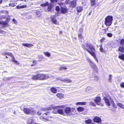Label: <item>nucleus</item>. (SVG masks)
<instances>
[{
	"instance_id": "obj_1",
	"label": "nucleus",
	"mask_w": 124,
	"mask_h": 124,
	"mask_svg": "<svg viewBox=\"0 0 124 124\" xmlns=\"http://www.w3.org/2000/svg\"><path fill=\"white\" fill-rule=\"evenodd\" d=\"M86 49L87 51L93 56L97 62H98L97 59L96 57L95 49L94 46H93L89 43H87L86 44Z\"/></svg>"
},
{
	"instance_id": "obj_2",
	"label": "nucleus",
	"mask_w": 124,
	"mask_h": 124,
	"mask_svg": "<svg viewBox=\"0 0 124 124\" xmlns=\"http://www.w3.org/2000/svg\"><path fill=\"white\" fill-rule=\"evenodd\" d=\"M23 110L26 114L34 115L36 112L35 110L33 108H24Z\"/></svg>"
},
{
	"instance_id": "obj_3",
	"label": "nucleus",
	"mask_w": 124,
	"mask_h": 124,
	"mask_svg": "<svg viewBox=\"0 0 124 124\" xmlns=\"http://www.w3.org/2000/svg\"><path fill=\"white\" fill-rule=\"evenodd\" d=\"M113 17L111 16H107L105 19V24L107 26H110L112 23Z\"/></svg>"
},
{
	"instance_id": "obj_4",
	"label": "nucleus",
	"mask_w": 124,
	"mask_h": 124,
	"mask_svg": "<svg viewBox=\"0 0 124 124\" xmlns=\"http://www.w3.org/2000/svg\"><path fill=\"white\" fill-rule=\"evenodd\" d=\"M49 113H47L43 114L40 117V119L44 121H46L48 120H50L51 117H48L47 118V116L49 115Z\"/></svg>"
},
{
	"instance_id": "obj_5",
	"label": "nucleus",
	"mask_w": 124,
	"mask_h": 124,
	"mask_svg": "<svg viewBox=\"0 0 124 124\" xmlns=\"http://www.w3.org/2000/svg\"><path fill=\"white\" fill-rule=\"evenodd\" d=\"M61 107V106H55L53 105H52L49 107L46 108H42L41 109V110L44 111H46V110H52L53 109H55L58 108L60 107Z\"/></svg>"
},
{
	"instance_id": "obj_6",
	"label": "nucleus",
	"mask_w": 124,
	"mask_h": 124,
	"mask_svg": "<svg viewBox=\"0 0 124 124\" xmlns=\"http://www.w3.org/2000/svg\"><path fill=\"white\" fill-rule=\"evenodd\" d=\"M103 99L105 101V102L106 103V104L108 106H110V104L112 103V104L113 107L115 108H117V106L116 105L115 103L113 102V101L112 100H110L111 103H110L109 101L107 99V98L106 97H104L103 98Z\"/></svg>"
},
{
	"instance_id": "obj_7",
	"label": "nucleus",
	"mask_w": 124,
	"mask_h": 124,
	"mask_svg": "<svg viewBox=\"0 0 124 124\" xmlns=\"http://www.w3.org/2000/svg\"><path fill=\"white\" fill-rule=\"evenodd\" d=\"M65 112L66 114L69 115H71L72 113L73 112L74 109L73 108H70V107H66L64 109Z\"/></svg>"
},
{
	"instance_id": "obj_8",
	"label": "nucleus",
	"mask_w": 124,
	"mask_h": 124,
	"mask_svg": "<svg viewBox=\"0 0 124 124\" xmlns=\"http://www.w3.org/2000/svg\"><path fill=\"white\" fill-rule=\"evenodd\" d=\"M38 76L39 77V80H45L48 79L49 77L48 75L43 74H39Z\"/></svg>"
},
{
	"instance_id": "obj_9",
	"label": "nucleus",
	"mask_w": 124,
	"mask_h": 124,
	"mask_svg": "<svg viewBox=\"0 0 124 124\" xmlns=\"http://www.w3.org/2000/svg\"><path fill=\"white\" fill-rule=\"evenodd\" d=\"M93 120L94 122L97 123L101 124L102 122L101 119L99 117L97 116H95L93 119Z\"/></svg>"
},
{
	"instance_id": "obj_10",
	"label": "nucleus",
	"mask_w": 124,
	"mask_h": 124,
	"mask_svg": "<svg viewBox=\"0 0 124 124\" xmlns=\"http://www.w3.org/2000/svg\"><path fill=\"white\" fill-rule=\"evenodd\" d=\"M101 100V98L100 97H97L94 99V101L98 105H100Z\"/></svg>"
},
{
	"instance_id": "obj_11",
	"label": "nucleus",
	"mask_w": 124,
	"mask_h": 124,
	"mask_svg": "<svg viewBox=\"0 0 124 124\" xmlns=\"http://www.w3.org/2000/svg\"><path fill=\"white\" fill-rule=\"evenodd\" d=\"M61 12L62 14H65L67 13L68 12V10L67 9V8L65 7H62L61 8Z\"/></svg>"
},
{
	"instance_id": "obj_12",
	"label": "nucleus",
	"mask_w": 124,
	"mask_h": 124,
	"mask_svg": "<svg viewBox=\"0 0 124 124\" xmlns=\"http://www.w3.org/2000/svg\"><path fill=\"white\" fill-rule=\"evenodd\" d=\"M76 2L75 0L71 1L70 4V6L73 8H74L76 6Z\"/></svg>"
},
{
	"instance_id": "obj_13",
	"label": "nucleus",
	"mask_w": 124,
	"mask_h": 124,
	"mask_svg": "<svg viewBox=\"0 0 124 124\" xmlns=\"http://www.w3.org/2000/svg\"><path fill=\"white\" fill-rule=\"evenodd\" d=\"M61 107H60L58 108V109L57 110V112L58 113L61 114V115H62L64 114V111L61 108H60L61 107H62V106H61ZM56 108V109H57Z\"/></svg>"
},
{
	"instance_id": "obj_14",
	"label": "nucleus",
	"mask_w": 124,
	"mask_h": 124,
	"mask_svg": "<svg viewBox=\"0 0 124 124\" xmlns=\"http://www.w3.org/2000/svg\"><path fill=\"white\" fill-rule=\"evenodd\" d=\"M89 64L93 68V69H95L96 71L97 67L94 63L92 61L91 62L89 63Z\"/></svg>"
},
{
	"instance_id": "obj_15",
	"label": "nucleus",
	"mask_w": 124,
	"mask_h": 124,
	"mask_svg": "<svg viewBox=\"0 0 124 124\" xmlns=\"http://www.w3.org/2000/svg\"><path fill=\"white\" fill-rule=\"evenodd\" d=\"M52 21H53V23L56 24H58L59 23L57 22V20L55 18H54V16H52L51 17Z\"/></svg>"
},
{
	"instance_id": "obj_16",
	"label": "nucleus",
	"mask_w": 124,
	"mask_h": 124,
	"mask_svg": "<svg viewBox=\"0 0 124 124\" xmlns=\"http://www.w3.org/2000/svg\"><path fill=\"white\" fill-rule=\"evenodd\" d=\"M9 22L8 21H6L5 22L0 21V23L2 24L3 25L5 26H6L8 25Z\"/></svg>"
},
{
	"instance_id": "obj_17",
	"label": "nucleus",
	"mask_w": 124,
	"mask_h": 124,
	"mask_svg": "<svg viewBox=\"0 0 124 124\" xmlns=\"http://www.w3.org/2000/svg\"><path fill=\"white\" fill-rule=\"evenodd\" d=\"M56 96L59 97L60 99H62L64 97V95L61 93H57L56 94Z\"/></svg>"
},
{
	"instance_id": "obj_18",
	"label": "nucleus",
	"mask_w": 124,
	"mask_h": 124,
	"mask_svg": "<svg viewBox=\"0 0 124 124\" xmlns=\"http://www.w3.org/2000/svg\"><path fill=\"white\" fill-rule=\"evenodd\" d=\"M118 50L122 53L124 52V46H120L119 47Z\"/></svg>"
},
{
	"instance_id": "obj_19",
	"label": "nucleus",
	"mask_w": 124,
	"mask_h": 124,
	"mask_svg": "<svg viewBox=\"0 0 124 124\" xmlns=\"http://www.w3.org/2000/svg\"><path fill=\"white\" fill-rule=\"evenodd\" d=\"M22 45L23 46H25L27 47H30L31 46H33V45L31 44H22Z\"/></svg>"
},
{
	"instance_id": "obj_20",
	"label": "nucleus",
	"mask_w": 124,
	"mask_h": 124,
	"mask_svg": "<svg viewBox=\"0 0 124 124\" xmlns=\"http://www.w3.org/2000/svg\"><path fill=\"white\" fill-rule=\"evenodd\" d=\"M1 54L2 55H6L10 56L11 57H13V55L11 53H2Z\"/></svg>"
},
{
	"instance_id": "obj_21",
	"label": "nucleus",
	"mask_w": 124,
	"mask_h": 124,
	"mask_svg": "<svg viewBox=\"0 0 124 124\" xmlns=\"http://www.w3.org/2000/svg\"><path fill=\"white\" fill-rule=\"evenodd\" d=\"M92 91V88L91 87H88L86 88V92L88 93Z\"/></svg>"
},
{
	"instance_id": "obj_22",
	"label": "nucleus",
	"mask_w": 124,
	"mask_h": 124,
	"mask_svg": "<svg viewBox=\"0 0 124 124\" xmlns=\"http://www.w3.org/2000/svg\"><path fill=\"white\" fill-rule=\"evenodd\" d=\"M39 75V74H38L37 75H35L34 76H33L32 78V79L34 80H36L37 79L39 80V77L38 76Z\"/></svg>"
},
{
	"instance_id": "obj_23",
	"label": "nucleus",
	"mask_w": 124,
	"mask_h": 124,
	"mask_svg": "<svg viewBox=\"0 0 124 124\" xmlns=\"http://www.w3.org/2000/svg\"><path fill=\"white\" fill-rule=\"evenodd\" d=\"M118 58L124 61V54H120L118 56Z\"/></svg>"
},
{
	"instance_id": "obj_24",
	"label": "nucleus",
	"mask_w": 124,
	"mask_h": 124,
	"mask_svg": "<svg viewBox=\"0 0 124 124\" xmlns=\"http://www.w3.org/2000/svg\"><path fill=\"white\" fill-rule=\"evenodd\" d=\"M63 79L64 80L63 81H66L69 83H71L72 82V80L68 79L67 78H63Z\"/></svg>"
},
{
	"instance_id": "obj_25",
	"label": "nucleus",
	"mask_w": 124,
	"mask_h": 124,
	"mask_svg": "<svg viewBox=\"0 0 124 124\" xmlns=\"http://www.w3.org/2000/svg\"><path fill=\"white\" fill-rule=\"evenodd\" d=\"M50 90L51 91L54 93H55L57 92V89L54 87L51 88Z\"/></svg>"
},
{
	"instance_id": "obj_26",
	"label": "nucleus",
	"mask_w": 124,
	"mask_h": 124,
	"mask_svg": "<svg viewBox=\"0 0 124 124\" xmlns=\"http://www.w3.org/2000/svg\"><path fill=\"white\" fill-rule=\"evenodd\" d=\"M99 46L100 47V52H105V51L103 49L102 45L101 44H100V45Z\"/></svg>"
},
{
	"instance_id": "obj_27",
	"label": "nucleus",
	"mask_w": 124,
	"mask_h": 124,
	"mask_svg": "<svg viewBox=\"0 0 124 124\" xmlns=\"http://www.w3.org/2000/svg\"><path fill=\"white\" fill-rule=\"evenodd\" d=\"M32 121V119H29L28 121V124H37L35 123H33Z\"/></svg>"
},
{
	"instance_id": "obj_28",
	"label": "nucleus",
	"mask_w": 124,
	"mask_h": 124,
	"mask_svg": "<svg viewBox=\"0 0 124 124\" xmlns=\"http://www.w3.org/2000/svg\"><path fill=\"white\" fill-rule=\"evenodd\" d=\"M119 43L121 46H124V39H121Z\"/></svg>"
},
{
	"instance_id": "obj_29",
	"label": "nucleus",
	"mask_w": 124,
	"mask_h": 124,
	"mask_svg": "<svg viewBox=\"0 0 124 124\" xmlns=\"http://www.w3.org/2000/svg\"><path fill=\"white\" fill-rule=\"evenodd\" d=\"M48 6L47 8L48 11H50L51 9L52 8V6L51 4H50L48 5Z\"/></svg>"
},
{
	"instance_id": "obj_30",
	"label": "nucleus",
	"mask_w": 124,
	"mask_h": 124,
	"mask_svg": "<svg viewBox=\"0 0 124 124\" xmlns=\"http://www.w3.org/2000/svg\"><path fill=\"white\" fill-rule=\"evenodd\" d=\"M82 9V8L81 7L78 6L77 8V12L78 13L80 12Z\"/></svg>"
},
{
	"instance_id": "obj_31",
	"label": "nucleus",
	"mask_w": 124,
	"mask_h": 124,
	"mask_svg": "<svg viewBox=\"0 0 124 124\" xmlns=\"http://www.w3.org/2000/svg\"><path fill=\"white\" fill-rule=\"evenodd\" d=\"M12 58L13 60L12 61V62H13L14 63H15L16 64H18V63L17 61L15 60V58L14 57V55H13V57H11Z\"/></svg>"
},
{
	"instance_id": "obj_32",
	"label": "nucleus",
	"mask_w": 124,
	"mask_h": 124,
	"mask_svg": "<svg viewBox=\"0 0 124 124\" xmlns=\"http://www.w3.org/2000/svg\"><path fill=\"white\" fill-rule=\"evenodd\" d=\"M36 13L37 16L38 17H40L42 15L41 13L38 11H36Z\"/></svg>"
},
{
	"instance_id": "obj_33",
	"label": "nucleus",
	"mask_w": 124,
	"mask_h": 124,
	"mask_svg": "<svg viewBox=\"0 0 124 124\" xmlns=\"http://www.w3.org/2000/svg\"><path fill=\"white\" fill-rule=\"evenodd\" d=\"M117 105L118 106L122 108H124V105L120 103H118L117 104Z\"/></svg>"
},
{
	"instance_id": "obj_34",
	"label": "nucleus",
	"mask_w": 124,
	"mask_h": 124,
	"mask_svg": "<svg viewBox=\"0 0 124 124\" xmlns=\"http://www.w3.org/2000/svg\"><path fill=\"white\" fill-rule=\"evenodd\" d=\"M67 69L66 67H64L62 65L59 68V69L60 70H62L63 69Z\"/></svg>"
},
{
	"instance_id": "obj_35",
	"label": "nucleus",
	"mask_w": 124,
	"mask_h": 124,
	"mask_svg": "<svg viewBox=\"0 0 124 124\" xmlns=\"http://www.w3.org/2000/svg\"><path fill=\"white\" fill-rule=\"evenodd\" d=\"M77 109L78 111L82 112L84 110V108L82 107H79L77 108Z\"/></svg>"
},
{
	"instance_id": "obj_36",
	"label": "nucleus",
	"mask_w": 124,
	"mask_h": 124,
	"mask_svg": "<svg viewBox=\"0 0 124 124\" xmlns=\"http://www.w3.org/2000/svg\"><path fill=\"white\" fill-rule=\"evenodd\" d=\"M44 54L46 56L49 57L50 56V53L47 52H43Z\"/></svg>"
},
{
	"instance_id": "obj_37",
	"label": "nucleus",
	"mask_w": 124,
	"mask_h": 124,
	"mask_svg": "<svg viewBox=\"0 0 124 124\" xmlns=\"http://www.w3.org/2000/svg\"><path fill=\"white\" fill-rule=\"evenodd\" d=\"M48 5V2H47L45 3H43L41 5V6L42 7H45L47 6Z\"/></svg>"
},
{
	"instance_id": "obj_38",
	"label": "nucleus",
	"mask_w": 124,
	"mask_h": 124,
	"mask_svg": "<svg viewBox=\"0 0 124 124\" xmlns=\"http://www.w3.org/2000/svg\"><path fill=\"white\" fill-rule=\"evenodd\" d=\"M85 102H77L76 103V105H85Z\"/></svg>"
},
{
	"instance_id": "obj_39",
	"label": "nucleus",
	"mask_w": 124,
	"mask_h": 124,
	"mask_svg": "<svg viewBox=\"0 0 124 124\" xmlns=\"http://www.w3.org/2000/svg\"><path fill=\"white\" fill-rule=\"evenodd\" d=\"M92 120L90 119H88L87 120H86V123L87 124H90L91 123Z\"/></svg>"
},
{
	"instance_id": "obj_40",
	"label": "nucleus",
	"mask_w": 124,
	"mask_h": 124,
	"mask_svg": "<svg viewBox=\"0 0 124 124\" xmlns=\"http://www.w3.org/2000/svg\"><path fill=\"white\" fill-rule=\"evenodd\" d=\"M90 1L91 5H94L95 3V0H91Z\"/></svg>"
},
{
	"instance_id": "obj_41",
	"label": "nucleus",
	"mask_w": 124,
	"mask_h": 124,
	"mask_svg": "<svg viewBox=\"0 0 124 124\" xmlns=\"http://www.w3.org/2000/svg\"><path fill=\"white\" fill-rule=\"evenodd\" d=\"M59 4L61 8L62 7H64L65 6L64 3L63 2L59 3Z\"/></svg>"
},
{
	"instance_id": "obj_42",
	"label": "nucleus",
	"mask_w": 124,
	"mask_h": 124,
	"mask_svg": "<svg viewBox=\"0 0 124 124\" xmlns=\"http://www.w3.org/2000/svg\"><path fill=\"white\" fill-rule=\"evenodd\" d=\"M112 76L111 75H110L109 76V78H108L109 81L110 82H111L112 81Z\"/></svg>"
},
{
	"instance_id": "obj_43",
	"label": "nucleus",
	"mask_w": 124,
	"mask_h": 124,
	"mask_svg": "<svg viewBox=\"0 0 124 124\" xmlns=\"http://www.w3.org/2000/svg\"><path fill=\"white\" fill-rule=\"evenodd\" d=\"M16 4L15 3H10L9 4V6L11 7H13L15 6Z\"/></svg>"
},
{
	"instance_id": "obj_44",
	"label": "nucleus",
	"mask_w": 124,
	"mask_h": 124,
	"mask_svg": "<svg viewBox=\"0 0 124 124\" xmlns=\"http://www.w3.org/2000/svg\"><path fill=\"white\" fill-rule=\"evenodd\" d=\"M86 60L87 61L89 62V63L92 62V61L90 60V59L89 58H87Z\"/></svg>"
},
{
	"instance_id": "obj_45",
	"label": "nucleus",
	"mask_w": 124,
	"mask_h": 124,
	"mask_svg": "<svg viewBox=\"0 0 124 124\" xmlns=\"http://www.w3.org/2000/svg\"><path fill=\"white\" fill-rule=\"evenodd\" d=\"M112 34L110 33H108L107 34V36L109 37H111L112 36Z\"/></svg>"
},
{
	"instance_id": "obj_46",
	"label": "nucleus",
	"mask_w": 124,
	"mask_h": 124,
	"mask_svg": "<svg viewBox=\"0 0 124 124\" xmlns=\"http://www.w3.org/2000/svg\"><path fill=\"white\" fill-rule=\"evenodd\" d=\"M120 85L121 87L124 88V83L122 82L121 83Z\"/></svg>"
},
{
	"instance_id": "obj_47",
	"label": "nucleus",
	"mask_w": 124,
	"mask_h": 124,
	"mask_svg": "<svg viewBox=\"0 0 124 124\" xmlns=\"http://www.w3.org/2000/svg\"><path fill=\"white\" fill-rule=\"evenodd\" d=\"M56 10L57 11H59L60 10V8L58 6H56L55 8Z\"/></svg>"
},
{
	"instance_id": "obj_48",
	"label": "nucleus",
	"mask_w": 124,
	"mask_h": 124,
	"mask_svg": "<svg viewBox=\"0 0 124 124\" xmlns=\"http://www.w3.org/2000/svg\"><path fill=\"white\" fill-rule=\"evenodd\" d=\"M37 114L38 115H40L41 114V113L40 111H38L37 113Z\"/></svg>"
},
{
	"instance_id": "obj_49",
	"label": "nucleus",
	"mask_w": 124,
	"mask_h": 124,
	"mask_svg": "<svg viewBox=\"0 0 124 124\" xmlns=\"http://www.w3.org/2000/svg\"><path fill=\"white\" fill-rule=\"evenodd\" d=\"M13 21L15 24H16V23L17 22L16 20L14 19H13Z\"/></svg>"
},
{
	"instance_id": "obj_50",
	"label": "nucleus",
	"mask_w": 124,
	"mask_h": 124,
	"mask_svg": "<svg viewBox=\"0 0 124 124\" xmlns=\"http://www.w3.org/2000/svg\"><path fill=\"white\" fill-rule=\"evenodd\" d=\"M78 37L80 38H82V36L81 33H79L78 35Z\"/></svg>"
},
{
	"instance_id": "obj_51",
	"label": "nucleus",
	"mask_w": 124,
	"mask_h": 124,
	"mask_svg": "<svg viewBox=\"0 0 124 124\" xmlns=\"http://www.w3.org/2000/svg\"><path fill=\"white\" fill-rule=\"evenodd\" d=\"M53 113L55 114H57L58 113L57 110H54L53 111Z\"/></svg>"
},
{
	"instance_id": "obj_52",
	"label": "nucleus",
	"mask_w": 124,
	"mask_h": 124,
	"mask_svg": "<svg viewBox=\"0 0 124 124\" xmlns=\"http://www.w3.org/2000/svg\"><path fill=\"white\" fill-rule=\"evenodd\" d=\"M16 8L17 9L22 8V6L19 5L17 6H16Z\"/></svg>"
},
{
	"instance_id": "obj_53",
	"label": "nucleus",
	"mask_w": 124,
	"mask_h": 124,
	"mask_svg": "<svg viewBox=\"0 0 124 124\" xmlns=\"http://www.w3.org/2000/svg\"><path fill=\"white\" fill-rule=\"evenodd\" d=\"M91 104L93 106H95V105H96L95 104L94 102H91Z\"/></svg>"
},
{
	"instance_id": "obj_54",
	"label": "nucleus",
	"mask_w": 124,
	"mask_h": 124,
	"mask_svg": "<svg viewBox=\"0 0 124 124\" xmlns=\"http://www.w3.org/2000/svg\"><path fill=\"white\" fill-rule=\"evenodd\" d=\"M51 1L52 3L56 2L57 1V0H51Z\"/></svg>"
},
{
	"instance_id": "obj_55",
	"label": "nucleus",
	"mask_w": 124,
	"mask_h": 124,
	"mask_svg": "<svg viewBox=\"0 0 124 124\" xmlns=\"http://www.w3.org/2000/svg\"><path fill=\"white\" fill-rule=\"evenodd\" d=\"M0 33L3 34H5V32L3 31H0Z\"/></svg>"
},
{
	"instance_id": "obj_56",
	"label": "nucleus",
	"mask_w": 124,
	"mask_h": 124,
	"mask_svg": "<svg viewBox=\"0 0 124 124\" xmlns=\"http://www.w3.org/2000/svg\"><path fill=\"white\" fill-rule=\"evenodd\" d=\"M22 8H25L26 7V5H24L23 6H21Z\"/></svg>"
},
{
	"instance_id": "obj_57",
	"label": "nucleus",
	"mask_w": 124,
	"mask_h": 124,
	"mask_svg": "<svg viewBox=\"0 0 124 124\" xmlns=\"http://www.w3.org/2000/svg\"><path fill=\"white\" fill-rule=\"evenodd\" d=\"M105 39L104 38H102L100 40V41L101 42H102Z\"/></svg>"
},
{
	"instance_id": "obj_58",
	"label": "nucleus",
	"mask_w": 124,
	"mask_h": 124,
	"mask_svg": "<svg viewBox=\"0 0 124 124\" xmlns=\"http://www.w3.org/2000/svg\"><path fill=\"white\" fill-rule=\"evenodd\" d=\"M10 18H7L6 19V21H8L9 22V21L10 20Z\"/></svg>"
},
{
	"instance_id": "obj_59",
	"label": "nucleus",
	"mask_w": 124,
	"mask_h": 124,
	"mask_svg": "<svg viewBox=\"0 0 124 124\" xmlns=\"http://www.w3.org/2000/svg\"><path fill=\"white\" fill-rule=\"evenodd\" d=\"M33 63H35V64H36V61L35 60H34L33 61Z\"/></svg>"
},
{
	"instance_id": "obj_60",
	"label": "nucleus",
	"mask_w": 124,
	"mask_h": 124,
	"mask_svg": "<svg viewBox=\"0 0 124 124\" xmlns=\"http://www.w3.org/2000/svg\"><path fill=\"white\" fill-rule=\"evenodd\" d=\"M95 80L96 81H97L98 80V78L97 77H96L95 78Z\"/></svg>"
},
{
	"instance_id": "obj_61",
	"label": "nucleus",
	"mask_w": 124,
	"mask_h": 124,
	"mask_svg": "<svg viewBox=\"0 0 124 124\" xmlns=\"http://www.w3.org/2000/svg\"><path fill=\"white\" fill-rule=\"evenodd\" d=\"M69 1V0H66L65 3H68Z\"/></svg>"
},
{
	"instance_id": "obj_62",
	"label": "nucleus",
	"mask_w": 124,
	"mask_h": 124,
	"mask_svg": "<svg viewBox=\"0 0 124 124\" xmlns=\"http://www.w3.org/2000/svg\"><path fill=\"white\" fill-rule=\"evenodd\" d=\"M2 2V0H0V4H1Z\"/></svg>"
},
{
	"instance_id": "obj_63",
	"label": "nucleus",
	"mask_w": 124,
	"mask_h": 124,
	"mask_svg": "<svg viewBox=\"0 0 124 124\" xmlns=\"http://www.w3.org/2000/svg\"><path fill=\"white\" fill-rule=\"evenodd\" d=\"M91 14V12H90L89 13V15H90Z\"/></svg>"
},
{
	"instance_id": "obj_64",
	"label": "nucleus",
	"mask_w": 124,
	"mask_h": 124,
	"mask_svg": "<svg viewBox=\"0 0 124 124\" xmlns=\"http://www.w3.org/2000/svg\"><path fill=\"white\" fill-rule=\"evenodd\" d=\"M61 81H64V80L63 79V78H62L61 79Z\"/></svg>"
}]
</instances>
